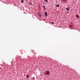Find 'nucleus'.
<instances>
[{"mask_svg": "<svg viewBox=\"0 0 80 80\" xmlns=\"http://www.w3.org/2000/svg\"><path fill=\"white\" fill-rule=\"evenodd\" d=\"M50 74V72L49 71H47L46 72V74L48 75L49 74Z\"/></svg>", "mask_w": 80, "mask_h": 80, "instance_id": "nucleus-1", "label": "nucleus"}, {"mask_svg": "<svg viewBox=\"0 0 80 80\" xmlns=\"http://www.w3.org/2000/svg\"><path fill=\"white\" fill-rule=\"evenodd\" d=\"M45 15L46 17H47V12H45Z\"/></svg>", "mask_w": 80, "mask_h": 80, "instance_id": "nucleus-2", "label": "nucleus"}, {"mask_svg": "<svg viewBox=\"0 0 80 80\" xmlns=\"http://www.w3.org/2000/svg\"><path fill=\"white\" fill-rule=\"evenodd\" d=\"M70 10V8H66V10H67V11H69Z\"/></svg>", "mask_w": 80, "mask_h": 80, "instance_id": "nucleus-3", "label": "nucleus"}, {"mask_svg": "<svg viewBox=\"0 0 80 80\" xmlns=\"http://www.w3.org/2000/svg\"><path fill=\"white\" fill-rule=\"evenodd\" d=\"M38 16H39V17H42V14H39Z\"/></svg>", "mask_w": 80, "mask_h": 80, "instance_id": "nucleus-4", "label": "nucleus"}, {"mask_svg": "<svg viewBox=\"0 0 80 80\" xmlns=\"http://www.w3.org/2000/svg\"><path fill=\"white\" fill-rule=\"evenodd\" d=\"M26 78H27V79H28V78H29V75H27L26 76Z\"/></svg>", "mask_w": 80, "mask_h": 80, "instance_id": "nucleus-5", "label": "nucleus"}, {"mask_svg": "<svg viewBox=\"0 0 80 80\" xmlns=\"http://www.w3.org/2000/svg\"><path fill=\"white\" fill-rule=\"evenodd\" d=\"M48 2V1L47 0H44V2H46V3H47Z\"/></svg>", "mask_w": 80, "mask_h": 80, "instance_id": "nucleus-6", "label": "nucleus"}, {"mask_svg": "<svg viewBox=\"0 0 80 80\" xmlns=\"http://www.w3.org/2000/svg\"><path fill=\"white\" fill-rule=\"evenodd\" d=\"M59 6H60L59 5V4H58V5H56V7H59Z\"/></svg>", "mask_w": 80, "mask_h": 80, "instance_id": "nucleus-7", "label": "nucleus"}, {"mask_svg": "<svg viewBox=\"0 0 80 80\" xmlns=\"http://www.w3.org/2000/svg\"><path fill=\"white\" fill-rule=\"evenodd\" d=\"M76 17H77V18H79V16H78V15H76Z\"/></svg>", "mask_w": 80, "mask_h": 80, "instance_id": "nucleus-8", "label": "nucleus"}, {"mask_svg": "<svg viewBox=\"0 0 80 80\" xmlns=\"http://www.w3.org/2000/svg\"><path fill=\"white\" fill-rule=\"evenodd\" d=\"M21 2L22 3H23V2H24V1H23V0H22L21 1Z\"/></svg>", "mask_w": 80, "mask_h": 80, "instance_id": "nucleus-9", "label": "nucleus"}, {"mask_svg": "<svg viewBox=\"0 0 80 80\" xmlns=\"http://www.w3.org/2000/svg\"><path fill=\"white\" fill-rule=\"evenodd\" d=\"M43 8H44V9H45V6H44Z\"/></svg>", "mask_w": 80, "mask_h": 80, "instance_id": "nucleus-10", "label": "nucleus"}, {"mask_svg": "<svg viewBox=\"0 0 80 80\" xmlns=\"http://www.w3.org/2000/svg\"><path fill=\"white\" fill-rule=\"evenodd\" d=\"M73 26H69V27H72Z\"/></svg>", "mask_w": 80, "mask_h": 80, "instance_id": "nucleus-11", "label": "nucleus"}, {"mask_svg": "<svg viewBox=\"0 0 80 80\" xmlns=\"http://www.w3.org/2000/svg\"><path fill=\"white\" fill-rule=\"evenodd\" d=\"M51 23H52V24H54V22H51Z\"/></svg>", "mask_w": 80, "mask_h": 80, "instance_id": "nucleus-12", "label": "nucleus"}, {"mask_svg": "<svg viewBox=\"0 0 80 80\" xmlns=\"http://www.w3.org/2000/svg\"><path fill=\"white\" fill-rule=\"evenodd\" d=\"M32 79H33V80H35V77L32 78Z\"/></svg>", "mask_w": 80, "mask_h": 80, "instance_id": "nucleus-13", "label": "nucleus"}, {"mask_svg": "<svg viewBox=\"0 0 80 80\" xmlns=\"http://www.w3.org/2000/svg\"><path fill=\"white\" fill-rule=\"evenodd\" d=\"M29 5H32V3H30V2L29 3Z\"/></svg>", "mask_w": 80, "mask_h": 80, "instance_id": "nucleus-14", "label": "nucleus"}, {"mask_svg": "<svg viewBox=\"0 0 80 80\" xmlns=\"http://www.w3.org/2000/svg\"><path fill=\"white\" fill-rule=\"evenodd\" d=\"M64 1H65V0H62V2H63Z\"/></svg>", "mask_w": 80, "mask_h": 80, "instance_id": "nucleus-15", "label": "nucleus"}, {"mask_svg": "<svg viewBox=\"0 0 80 80\" xmlns=\"http://www.w3.org/2000/svg\"><path fill=\"white\" fill-rule=\"evenodd\" d=\"M67 13H68V11H67Z\"/></svg>", "mask_w": 80, "mask_h": 80, "instance_id": "nucleus-16", "label": "nucleus"}]
</instances>
